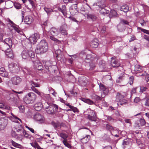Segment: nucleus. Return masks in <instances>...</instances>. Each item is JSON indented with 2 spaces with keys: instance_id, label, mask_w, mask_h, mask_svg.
I'll use <instances>...</instances> for the list:
<instances>
[{
  "instance_id": "1",
  "label": "nucleus",
  "mask_w": 149,
  "mask_h": 149,
  "mask_svg": "<svg viewBox=\"0 0 149 149\" xmlns=\"http://www.w3.org/2000/svg\"><path fill=\"white\" fill-rule=\"evenodd\" d=\"M48 44L44 40H41L35 49V52L37 54H42L46 52L48 50Z\"/></svg>"
},
{
  "instance_id": "2",
  "label": "nucleus",
  "mask_w": 149,
  "mask_h": 149,
  "mask_svg": "<svg viewBox=\"0 0 149 149\" xmlns=\"http://www.w3.org/2000/svg\"><path fill=\"white\" fill-rule=\"evenodd\" d=\"M36 95L32 92H29L26 94L23 98L24 102L27 104L33 103L36 100Z\"/></svg>"
},
{
  "instance_id": "3",
  "label": "nucleus",
  "mask_w": 149,
  "mask_h": 149,
  "mask_svg": "<svg viewBox=\"0 0 149 149\" xmlns=\"http://www.w3.org/2000/svg\"><path fill=\"white\" fill-rule=\"evenodd\" d=\"M49 34H50L52 36H49V38L52 40L56 42H59V40L54 37L57 36L59 34V31L55 27L51 28L48 32Z\"/></svg>"
},
{
  "instance_id": "4",
  "label": "nucleus",
  "mask_w": 149,
  "mask_h": 149,
  "mask_svg": "<svg viewBox=\"0 0 149 149\" xmlns=\"http://www.w3.org/2000/svg\"><path fill=\"white\" fill-rule=\"evenodd\" d=\"M21 55L23 59H26L29 58H33L35 56V54L34 52L31 50H24L22 52Z\"/></svg>"
},
{
  "instance_id": "5",
  "label": "nucleus",
  "mask_w": 149,
  "mask_h": 149,
  "mask_svg": "<svg viewBox=\"0 0 149 149\" xmlns=\"http://www.w3.org/2000/svg\"><path fill=\"white\" fill-rule=\"evenodd\" d=\"M95 58L93 57L91 54H88L85 59V62L88 63H89L90 69H93L95 67V62L94 61Z\"/></svg>"
},
{
  "instance_id": "6",
  "label": "nucleus",
  "mask_w": 149,
  "mask_h": 149,
  "mask_svg": "<svg viewBox=\"0 0 149 149\" xmlns=\"http://www.w3.org/2000/svg\"><path fill=\"white\" fill-rule=\"evenodd\" d=\"M58 106L55 104H52L47 107H46L45 108L47 110V113L53 114H54L56 110L58 109Z\"/></svg>"
},
{
  "instance_id": "7",
  "label": "nucleus",
  "mask_w": 149,
  "mask_h": 149,
  "mask_svg": "<svg viewBox=\"0 0 149 149\" xmlns=\"http://www.w3.org/2000/svg\"><path fill=\"white\" fill-rule=\"evenodd\" d=\"M8 68L10 71L12 73H17L19 72L20 68L16 64L12 63L8 65Z\"/></svg>"
},
{
  "instance_id": "8",
  "label": "nucleus",
  "mask_w": 149,
  "mask_h": 149,
  "mask_svg": "<svg viewBox=\"0 0 149 149\" xmlns=\"http://www.w3.org/2000/svg\"><path fill=\"white\" fill-rule=\"evenodd\" d=\"M39 38L40 35L39 33H36L31 36L29 38V40L31 43L34 44Z\"/></svg>"
},
{
  "instance_id": "9",
  "label": "nucleus",
  "mask_w": 149,
  "mask_h": 149,
  "mask_svg": "<svg viewBox=\"0 0 149 149\" xmlns=\"http://www.w3.org/2000/svg\"><path fill=\"white\" fill-rule=\"evenodd\" d=\"M146 122L143 118H141L139 121H136L134 123V126L137 129H140L141 127L145 125Z\"/></svg>"
},
{
  "instance_id": "10",
  "label": "nucleus",
  "mask_w": 149,
  "mask_h": 149,
  "mask_svg": "<svg viewBox=\"0 0 149 149\" xmlns=\"http://www.w3.org/2000/svg\"><path fill=\"white\" fill-rule=\"evenodd\" d=\"M70 11L71 14L72 15H74L77 13L78 10L76 4L72 5L70 8Z\"/></svg>"
},
{
  "instance_id": "11",
  "label": "nucleus",
  "mask_w": 149,
  "mask_h": 149,
  "mask_svg": "<svg viewBox=\"0 0 149 149\" xmlns=\"http://www.w3.org/2000/svg\"><path fill=\"white\" fill-rule=\"evenodd\" d=\"M42 62L45 68L48 71L52 70L51 69L52 67L53 68L56 67V66L52 65L49 61H43Z\"/></svg>"
},
{
  "instance_id": "12",
  "label": "nucleus",
  "mask_w": 149,
  "mask_h": 149,
  "mask_svg": "<svg viewBox=\"0 0 149 149\" xmlns=\"http://www.w3.org/2000/svg\"><path fill=\"white\" fill-rule=\"evenodd\" d=\"M33 118L39 122L40 123H42L44 122L45 119L44 117L39 113L36 114Z\"/></svg>"
},
{
  "instance_id": "13",
  "label": "nucleus",
  "mask_w": 149,
  "mask_h": 149,
  "mask_svg": "<svg viewBox=\"0 0 149 149\" xmlns=\"http://www.w3.org/2000/svg\"><path fill=\"white\" fill-rule=\"evenodd\" d=\"M88 111L90 110V113H92L93 116H91L90 114L88 115V118L91 121H95L96 120V118L95 112L93 110H91L90 109H88Z\"/></svg>"
},
{
  "instance_id": "14",
  "label": "nucleus",
  "mask_w": 149,
  "mask_h": 149,
  "mask_svg": "<svg viewBox=\"0 0 149 149\" xmlns=\"http://www.w3.org/2000/svg\"><path fill=\"white\" fill-rule=\"evenodd\" d=\"M12 84L14 85H17L22 81V79L19 77L16 76L12 77L11 79Z\"/></svg>"
},
{
  "instance_id": "15",
  "label": "nucleus",
  "mask_w": 149,
  "mask_h": 149,
  "mask_svg": "<svg viewBox=\"0 0 149 149\" xmlns=\"http://www.w3.org/2000/svg\"><path fill=\"white\" fill-rule=\"evenodd\" d=\"M134 71L136 74L139 73H140V74L144 72L143 67L138 64L135 65Z\"/></svg>"
},
{
  "instance_id": "16",
  "label": "nucleus",
  "mask_w": 149,
  "mask_h": 149,
  "mask_svg": "<svg viewBox=\"0 0 149 149\" xmlns=\"http://www.w3.org/2000/svg\"><path fill=\"white\" fill-rule=\"evenodd\" d=\"M24 22L27 24H31L33 21V17L30 15L26 16L24 19Z\"/></svg>"
},
{
  "instance_id": "17",
  "label": "nucleus",
  "mask_w": 149,
  "mask_h": 149,
  "mask_svg": "<svg viewBox=\"0 0 149 149\" xmlns=\"http://www.w3.org/2000/svg\"><path fill=\"white\" fill-rule=\"evenodd\" d=\"M67 27V25L65 24L61 26L59 29L60 33L63 35H67L68 33L66 29V28Z\"/></svg>"
},
{
  "instance_id": "18",
  "label": "nucleus",
  "mask_w": 149,
  "mask_h": 149,
  "mask_svg": "<svg viewBox=\"0 0 149 149\" xmlns=\"http://www.w3.org/2000/svg\"><path fill=\"white\" fill-rule=\"evenodd\" d=\"M111 64L113 67L115 68L119 67L120 65L119 61L118 60H115L112 58Z\"/></svg>"
},
{
  "instance_id": "19",
  "label": "nucleus",
  "mask_w": 149,
  "mask_h": 149,
  "mask_svg": "<svg viewBox=\"0 0 149 149\" xmlns=\"http://www.w3.org/2000/svg\"><path fill=\"white\" fill-rule=\"evenodd\" d=\"M4 45L6 46V48L9 49L10 48L12 45V40L10 38H7L5 39L4 42Z\"/></svg>"
},
{
  "instance_id": "20",
  "label": "nucleus",
  "mask_w": 149,
  "mask_h": 149,
  "mask_svg": "<svg viewBox=\"0 0 149 149\" xmlns=\"http://www.w3.org/2000/svg\"><path fill=\"white\" fill-rule=\"evenodd\" d=\"M0 74L2 77L9 78L8 72L3 67L0 68Z\"/></svg>"
},
{
  "instance_id": "21",
  "label": "nucleus",
  "mask_w": 149,
  "mask_h": 149,
  "mask_svg": "<svg viewBox=\"0 0 149 149\" xmlns=\"http://www.w3.org/2000/svg\"><path fill=\"white\" fill-rule=\"evenodd\" d=\"M99 85L100 90L103 91V93L104 95H107L109 92V90L108 88L106 87L105 86L100 83Z\"/></svg>"
},
{
  "instance_id": "22",
  "label": "nucleus",
  "mask_w": 149,
  "mask_h": 149,
  "mask_svg": "<svg viewBox=\"0 0 149 149\" xmlns=\"http://www.w3.org/2000/svg\"><path fill=\"white\" fill-rule=\"evenodd\" d=\"M91 46L93 48H97L99 45L98 41L96 38L94 39L90 43Z\"/></svg>"
},
{
  "instance_id": "23",
  "label": "nucleus",
  "mask_w": 149,
  "mask_h": 149,
  "mask_svg": "<svg viewBox=\"0 0 149 149\" xmlns=\"http://www.w3.org/2000/svg\"><path fill=\"white\" fill-rule=\"evenodd\" d=\"M58 10L59 11H61L64 17H67V13L66 11V6H63L62 7V8H58Z\"/></svg>"
},
{
  "instance_id": "24",
  "label": "nucleus",
  "mask_w": 149,
  "mask_h": 149,
  "mask_svg": "<svg viewBox=\"0 0 149 149\" xmlns=\"http://www.w3.org/2000/svg\"><path fill=\"white\" fill-rule=\"evenodd\" d=\"M86 17L87 19L93 21H95L97 19L96 16L93 14L88 13L86 14Z\"/></svg>"
},
{
  "instance_id": "25",
  "label": "nucleus",
  "mask_w": 149,
  "mask_h": 149,
  "mask_svg": "<svg viewBox=\"0 0 149 149\" xmlns=\"http://www.w3.org/2000/svg\"><path fill=\"white\" fill-rule=\"evenodd\" d=\"M90 136L89 135H87L85 137H83L80 139V141L83 143H86L89 140Z\"/></svg>"
},
{
  "instance_id": "26",
  "label": "nucleus",
  "mask_w": 149,
  "mask_h": 149,
  "mask_svg": "<svg viewBox=\"0 0 149 149\" xmlns=\"http://www.w3.org/2000/svg\"><path fill=\"white\" fill-rule=\"evenodd\" d=\"M35 65L36 68L38 70H42L43 66L42 64L38 61H37L35 63Z\"/></svg>"
},
{
  "instance_id": "27",
  "label": "nucleus",
  "mask_w": 149,
  "mask_h": 149,
  "mask_svg": "<svg viewBox=\"0 0 149 149\" xmlns=\"http://www.w3.org/2000/svg\"><path fill=\"white\" fill-rule=\"evenodd\" d=\"M42 105L40 102L35 104L34 106V109L37 111L40 110L42 108Z\"/></svg>"
},
{
  "instance_id": "28",
  "label": "nucleus",
  "mask_w": 149,
  "mask_h": 149,
  "mask_svg": "<svg viewBox=\"0 0 149 149\" xmlns=\"http://www.w3.org/2000/svg\"><path fill=\"white\" fill-rule=\"evenodd\" d=\"M96 5L98 6L100 8H104L105 6L104 0H102L98 1L96 3Z\"/></svg>"
},
{
  "instance_id": "29",
  "label": "nucleus",
  "mask_w": 149,
  "mask_h": 149,
  "mask_svg": "<svg viewBox=\"0 0 149 149\" xmlns=\"http://www.w3.org/2000/svg\"><path fill=\"white\" fill-rule=\"evenodd\" d=\"M21 69L24 73V74L26 76L29 75L30 74V69L26 67L21 68Z\"/></svg>"
},
{
  "instance_id": "30",
  "label": "nucleus",
  "mask_w": 149,
  "mask_h": 149,
  "mask_svg": "<svg viewBox=\"0 0 149 149\" xmlns=\"http://www.w3.org/2000/svg\"><path fill=\"white\" fill-rule=\"evenodd\" d=\"M11 114L12 116V117H11V119L12 121L16 123H18V121L17 120H18L22 122V120L21 119L17 117L16 116L14 115L13 113H11Z\"/></svg>"
},
{
  "instance_id": "31",
  "label": "nucleus",
  "mask_w": 149,
  "mask_h": 149,
  "mask_svg": "<svg viewBox=\"0 0 149 149\" xmlns=\"http://www.w3.org/2000/svg\"><path fill=\"white\" fill-rule=\"evenodd\" d=\"M124 96L122 95L121 94L118 93H117V95L116 96V101L117 102H119L120 100L122 99L123 98Z\"/></svg>"
},
{
  "instance_id": "32",
  "label": "nucleus",
  "mask_w": 149,
  "mask_h": 149,
  "mask_svg": "<svg viewBox=\"0 0 149 149\" xmlns=\"http://www.w3.org/2000/svg\"><path fill=\"white\" fill-rule=\"evenodd\" d=\"M120 10L124 12H127L129 10V7L127 5L122 6L120 8Z\"/></svg>"
},
{
  "instance_id": "33",
  "label": "nucleus",
  "mask_w": 149,
  "mask_h": 149,
  "mask_svg": "<svg viewBox=\"0 0 149 149\" xmlns=\"http://www.w3.org/2000/svg\"><path fill=\"white\" fill-rule=\"evenodd\" d=\"M15 130L17 132L20 131L22 132L24 131V129L22 127L21 125H16L15 127Z\"/></svg>"
},
{
  "instance_id": "34",
  "label": "nucleus",
  "mask_w": 149,
  "mask_h": 149,
  "mask_svg": "<svg viewBox=\"0 0 149 149\" xmlns=\"http://www.w3.org/2000/svg\"><path fill=\"white\" fill-rule=\"evenodd\" d=\"M49 91L50 93L55 97H56L57 95V93L55 92V90L52 87H49L48 88Z\"/></svg>"
},
{
  "instance_id": "35",
  "label": "nucleus",
  "mask_w": 149,
  "mask_h": 149,
  "mask_svg": "<svg viewBox=\"0 0 149 149\" xmlns=\"http://www.w3.org/2000/svg\"><path fill=\"white\" fill-rule=\"evenodd\" d=\"M82 100L84 102L89 104L92 105L93 103V102L89 99L83 98Z\"/></svg>"
},
{
  "instance_id": "36",
  "label": "nucleus",
  "mask_w": 149,
  "mask_h": 149,
  "mask_svg": "<svg viewBox=\"0 0 149 149\" xmlns=\"http://www.w3.org/2000/svg\"><path fill=\"white\" fill-rule=\"evenodd\" d=\"M127 102V101L126 100L122 99L121 100H120L119 102L117 103L118 105L119 106L120 105H122L126 104Z\"/></svg>"
},
{
  "instance_id": "37",
  "label": "nucleus",
  "mask_w": 149,
  "mask_h": 149,
  "mask_svg": "<svg viewBox=\"0 0 149 149\" xmlns=\"http://www.w3.org/2000/svg\"><path fill=\"white\" fill-rule=\"evenodd\" d=\"M58 135L63 138L64 140H67L68 136L65 133H58Z\"/></svg>"
},
{
  "instance_id": "38",
  "label": "nucleus",
  "mask_w": 149,
  "mask_h": 149,
  "mask_svg": "<svg viewBox=\"0 0 149 149\" xmlns=\"http://www.w3.org/2000/svg\"><path fill=\"white\" fill-rule=\"evenodd\" d=\"M124 74H122L118 77V78L116 80V81L117 83H119L121 81L125 79Z\"/></svg>"
},
{
  "instance_id": "39",
  "label": "nucleus",
  "mask_w": 149,
  "mask_h": 149,
  "mask_svg": "<svg viewBox=\"0 0 149 149\" xmlns=\"http://www.w3.org/2000/svg\"><path fill=\"white\" fill-rule=\"evenodd\" d=\"M139 76H146V82H148L149 80V74H147L146 71H144V72L141 74H139Z\"/></svg>"
},
{
  "instance_id": "40",
  "label": "nucleus",
  "mask_w": 149,
  "mask_h": 149,
  "mask_svg": "<svg viewBox=\"0 0 149 149\" xmlns=\"http://www.w3.org/2000/svg\"><path fill=\"white\" fill-rule=\"evenodd\" d=\"M117 15V14L116 12L114 10H111L110 13V15L111 17H116Z\"/></svg>"
},
{
  "instance_id": "41",
  "label": "nucleus",
  "mask_w": 149,
  "mask_h": 149,
  "mask_svg": "<svg viewBox=\"0 0 149 149\" xmlns=\"http://www.w3.org/2000/svg\"><path fill=\"white\" fill-rule=\"evenodd\" d=\"M11 143L15 147L20 148L22 147V146L20 144L15 142L13 140H12Z\"/></svg>"
},
{
  "instance_id": "42",
  "label": "nucleus",
  "mask_w": 149,
  "mask_h": 149,
  "mask_svg": "<svg viewBox=\"0 0 149 149\" xmlns=\"http://www.w3.org/2000/svg\"><path fill=\"white\" fill-rule=\"evenodd\" d=\"M129 142L127 139L124 140L122 143L123 148H125V146L128 145Z\"/></svg>"
},
{
  "instance_id": "43",
  "label": "nucleus",
  "mask_w": 149,
  "mask_h": 149,
  "mask_svg": "<svg viewBox=\"0 0 149 149\" xmlns=\"http://www.w3.org/2000/svg\"><path fill=\"white\" fill-rule=\"evenodd\" d=\"M100 13L102 14L105 15V14L109 13V11L102 8H101V10H100Z\"/></svg>"
},
{
  "instance_id": "44",
  "label": "nucleus",
  "mask_w": 149,
  "mask_h": 149,
  "mask_svg": "<svg viewBox=\"0 0 149 149\" xmlns=\"http://www.w3.org/2000/svg\"><path fill=\"white\" fill-rule=\"evenodd\" d=\"M6 54L9 58H11L13 57V54L12 52L9 51V50L6 51Z\"/></svg>"
},
{
  "instance_id": "45",
  "label": "nucleus",
  "mask_w": 149,
  "mask_h": 149,
  "mask_svg": "<svg viewBox=\"0 0 149 149\" xmlns=\"http://www.w3.org/2000/svg\"><path fill=\"white\" fill-rule=\"evenodd\" d=\"M12 27H13L14 29L18 33H19L21 32V31L19 27L16 24L13 26Z\"/></svg>"
},
{
  "instance_id": "46",
  "label": "nucleus",
  "mask_w": 149,
  "mask_h": 149,
  "mask_svg": "<svg viewBox=\"0 0 149 149\" xmlns=\"http://www.w3.org/2000/svg\"><path fill=\"white\" fill-rule=\"evenodd\" d=\"M67 140L63 141L62 142L64 145L69 148H71V146L67 142Z\"/></svg>"
},
{
  "instance_id": "47",
  "label": "nucleus",
  "mask_w": 149,
  "mask_h": 149,
  "mask_svg": "<svg viewBox=\"0 0 149 149\" xmlns=\"http://www.w3.org/2000/svg\"><path fill=\"white\" fill-rule=\"evenodd\" d=\"M19 111L21 113H24V112L25 108L24 105H21L18 107Z\"/></svg>"
},
{
  "instance_id": "48",
  "label": "nucleus",
  "mask_w": 149,
  "mask_h": 149,
  "mask_svg": "<svg viewBox=\"0 0 149 149\" xmlns=\"http://www.w3.org/2000/svg\"><path fill=\"white\" fill-rule=\"evenodd\" d=\"M45 11L47 13V15H48L50 14V13L52 11V10L50 8H47L46 7L44 8Z\"/></svg>"
},
{
  "instance_id": "49",
  "label": "nucleus",
  "mask_w": 149,
  "mask_h": 149,
  "mask_svg": "<svg viewBox=\"0 0 149 149\" xmlns=\"http://www.w3.org/2000/svg\"><path fill=\"white\" fill-rule=\"evenodd\" d=\"M53 126L54 128L56 130L60 129L61 127L60 124L58 123H54L53 124Z\"/></svg>"
},
{
  "instance_id": "50",
  "label": "nucleus",
  "mask_w": 149,
  "mask_h": 149,
  "mask_svg": "<svg viewBox=\"0 0 149 149\" xmlns=\"http://www.w3.org/2000/svg\"><path fill=\"white\" fill-rule=\"evenodd\" d=\"M122 25L120 23L117 25V29L118 31L120 32H122L124 30L123 27H122Z\"/></svg>"
},
{
  "instance_id": "51",
  "label": "nucleus",
  "mask_w": 149,
  "mask_h": 149,
  "mask_svg": "<svg viewBox=\"0 0 149 149\" xmlns=\"http://www.w3.org/2000/svg\"><path fill=\"white\" fill-rule=\"evenodd\" d=\"M120 24H129V22L126 20L122 19L120 20Z\"/></svg>"
},
{
  "instance_id": "52",
  "label": "nucleus",
  "mask_w": 149,
  "mask_h": 149,
  "mask_svg": "<svg viewBox=\"0 0 149 149\" xmlns=\"http://www.w3.org/2000/svg\"><path fill=\"white\" fill-rule=\"evenodd\" d=\"M0 108H5L6 109H9L10 107L9 106H5L4 104L3 103H0Z\"/></svg>"
},
{
  "instance_id": "53",
  "label": "nucleus",
  "mask_w": 149,
  "mask_h": 149,
  "mask_svg": "<svg viewBox=\"0 0 149 149\" xmlns=\"http://www.w3.org/2000/svg\"><path fill=\"white\" fill-rule=\"evenodd\" d=\"M138 28L139 29H140L141 31L143 32H144L145 33H146L147 34L149 35V31L148 30H147L144 29H142V28H140V27H138Z\"/></svg>"
},
{
  "instance_id": "54",
  "label": "nucleus",
  "mask_w": 149,
  "mask_h": 149,
  "mask_svg": "<svg viewBox=\"0 0 149 149\" xmlns=\"http://www.w3.org/2000/svg\"><path fill=\"white\" fill-rule=\"evenodd\" d=\"M24 135V136L26 138L29 139L31 138V136L30 135L28 134L24 130V131H22Z\"/></svg>"
},
{
  "instance_id": "55",
  "label": "nucleus",
  "mask_w": 149,
  "mask_h": 149,
  "mask_svg": "<svg viewBox=\"0 0 149 149\" xmlns=\"http://www.w3.org/2000/svg\"><path fill=\"white\" fill-rule=\"evenodd\" d=\"M134 77L133 76H131L129 78V83L130 85H132L133 84L134 80Z\"/></svg>"
},
{
  "instance_id": "56",
  "label": "nucleus",
  "mask_w": 149,
  "mask_h": 149,
  "mask_svg": "<svg viewBox=\"0 0 149 149\" xmlns=\"http://www.w3.org/2000/svg\"><path fill=\"white\" fill-rule=\"evenodd\" d=\"M147 87L144 86H141L140 87V92H143L145 91L147 89Z\"/></svg>"
},
{
  "instance_id": "57",
  "label": "nucleus",
  "mask_w": 149,
  "mask_h": 149,
  "mask_svg": "<svg viewBox=\"0 0 149 149\" xmlns=\"http://www.w3.org/2000/svg\"><path fill=\"white\" fill-rule=\"evenodd\" d=\"M106 128L109 131H111L113 129L112 127L109 124H107L106 125Z\"/></svg>"
},
{
  "instance_id": "58",
  "label": "nucleus",
  "mask_w": 149,
  "mask_h": 149,
  "mask_svg": "<svg viewBox=\"0 0 149 149\" xmlns=\"http://www.w3.org/2000/svg\"><path fill=\"white\" fill-rule=\"evenodd\" d=\"M70 109H71V111H72L74 113L77 112L78 111L77 109L72 106V107H71Z\"/></svg>"
},
{
  "instance_id": "59",
  "label": "nucleus",
  "mask_w": 149,
  "mask_h": 149,
  "mask_svg": "<svg viewBox=\"0 0 149 149\" xmlns=\"http://www.w3.org/2000/svg\"><path fill=\"white\" fill-rule=\"evenodd\" d=\"M31 84L32 86V87H39V86L37 83L34 82L33 81H32L31 82Z\"/></svg>"
},
{
  "instance_id": "60",
  "label": "nucleus",
  "mask_w": 149,
  "mask_h": 149,
  "mask_svg": "<svg viewBox=\"0 0 149 149\" xmlns=\"http://www.w3.org/2000/svg\"><path fill=\"white\" fill-rule=\"evenodd\" d=\"M11 135L12 136L14 137H17V135L14 131H12L11 132Z\"/></svg>"
},
{
  "instance_id": "61",
  "label": "nucleus",
  "mask_w": 149,
  "mask_h": 149,
  "mask_svg": "<svg viewBox=\"0 0 149 149\" xmlns=\"http://www.w3.org/2000/svg\"><path fill=\"white\" fill-rule=\"evenodd\" d=\"M145 105L146 106H149V97L147 98L146 100L145 101Z\"/></svg>"
},
{
  "instance_id": "62",
  "label": "nucleus",
  "mask_w": 149,
  "mask_h": 149,
  "mask_svg": "<svg viewBox=\"0 0 149 149\" xmlns=\"http://www.w3.org/2000/svg\"><path fill=\"white\" fill-rule=\"evenodd\" d=\"M1 121V120H0V130L3 129L5 126V125L3 123L2 124Z\"/></svg>"
},
{
  "instance_id": "63",
  "label": "nucleus",
  "mask_w": 149,
  "mask_h": 149,
  "mask_svg": "<svg viewBox=\"0 0 149 149\" xmlns=\"http://www.w3.org/2000/svg\"><path fill=\"white\" fill-rule=\"evenodd\" d=\"M14 6L17 9H20L21 8V5L19 4H15L14 5Z\"/></svg>"
},
{
  "instance_id": "64",
  "label": "nucleus",
  "mask_w": 149,
  "mask_h": 149,
  "mask_svg": "<svg viewBox=\"0 0 149 149\" xmlns=\"http://www.w3.org/2000/svg\"><path fill=\"white\" fill-rule=\"evenodd\" d=\"M8 22L12 25L11 26L12 27H13V26L15 25V24L10 19L8 18Z\"/></svg>"
}]
</instances>
